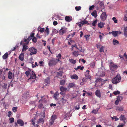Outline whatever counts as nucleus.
Segmentation results:
<instances>
[{"instance_id": "1", "label": "nucleus", "mask_w": 127, "mask_h": 127, "mask_svg": "<svg viewBox=\"0 0 127 127\" xmlns=\"http://www.w3.org/2000/svg\"><path fill=\"white\" fill-rule=\"evenodd\" d=\"M121 77L120 75L117 74L116 76L112 80V83L114 84H117L120 82Z\"/></svg>"}, {"instance_id": "2", "label": "nucleus", "mask_w": 127, "mask_h": 127, "mask_svg": "<svg viewBox=\"0 0 127 127\" xmlns=\"http://www.w3.org/2000/svg\"><path fill=\"white\" fill-rule=\"evenodd\" d=\"M67 29L64 27H62L59 31V34L63 35L67 32Z\"/></svg>"}, {"instance_id": "3", "label": "nucleus", "mask_w": 127, "mask_h": 127, "mask_svg": "<svg viewBox=\"0 0 127 127\" xmlns=\"http://www.w3.org/2000/svg\"><path fill=\"white\" fill-rule=\"evenodd\" d=\"M57 60L53 58L52 59L50 60L49 63V64L50 66H52L56 65L57 64Z\"/></svg>"}, {"instance_id": "4", "label": "nucleus", "mask_w": 127, "mask_h": 127, "mask_svg": "<svg viewBox=\"0 0 127 127\" xmlns=\"http://www.w3.org/2000/svg\"><path fill=\"white\" fill-rule=\"evenodd\" d=\"M37 50L33 47H31L29 49V51L31 52L30 55L35 54L37 53Z\"/></svg>"}, {"instance_id": "5", "label": "nucleus", "mask_w": 127, "mask_h": 127, "mask_svg": "<svg viewBox=\"0 0 127 127\" xmlns=\"http://www.w3.org/2000/svg\"><path fill=\"white\" fill-rule=\"evenodd\" d=\"M97 75L99 77H103L105 76V72L103 71L102 69H100L98 70Z\"/></svg>"}, {"instance_id": "6", "label": "nucleus", "mask_w": 127, "mask_h": 127, "mask_svg": "<svg viewBox=\"0 0 127 127\" xmlns=\"http://www.w3.org/2000/svg\"><path fill=\"white\" fill-rule=\"evenodd\" d=\"M109 66L110 70L113 71H114L118 67V66L116 65L115 64L112 63H110Z\"/></svg>"}, {"instance_id": "7", "label": "nucleus", "mask_w": 127, "mask_h": 127, "mask_svg": "<svg viewBox=\"0 0 127 127\" xmlns=\"http://www.w3.org/2000/svg\"><path fill=\"white\" fill-rule=\"evenodd\" d=\"M30 77L29 78L28 80H29L30 79H35L36 78V75L34 72L33 71H31V73L30 74Z\"/></svg>"}, {"instance_id": "8", "label": "nucleus", "mask_w": 127, "mask_h": 127, "mask_svg": "<svg viewBox=\"0 0 127 127\" xmlns=\"http://www.w3.org/2000/svg\"><path fill=\"white\" fill-rule=\"evenodd\" d=\"M107 15L106 13L105 12H103L100 16V18L101 19L103 20H105L106 19Z\"/></svg>"}, {"instance_id": "9", "label": "nucleus", "mask_w": 127, "mask_h": 127, "mask_svg": "<svg viewBox=\"0 0 127 127\" xmlns=\"http://www.w3.org/2000/svg\"><path fill=\"white\" fill-rule=\"evenodd\" d=\"M17 122L18 124L20 126H23L24 125V123L23 121L21 119H19L17 121Z\"/></svg>"}, {"instance_id": "10", "label": "nucleus", "mask_w": 127, "mask_h": 127, "mask_svg": "<svg viewBox=\"0 0 127 127\" xmlns=\"http://www.w3.org/2000/svg\"><path fill=\"white\" fill-rule=\"evenodd\" d=\"M90 71L89 70H87L85 73V76L86 77L90 79H91V76L89 74Z\"/></svg>"}, {"instance_id": "11", "label": "nucleus", "mask_w": 127, "mask_h": 127, "mask_svg": "<svg viewBox=\"0 0 127 127\" xmlns=\"http://www.w3.org/2000/svg\"><path fill=\"white\" fill-rule=\"evenodd\" d=\"M65 19L66 21L69 22L71 21L72 18L71 16H66L65 17Z\"/></svg>"}, {"instance_id": "12", "label": "nucleus", "mask_w": 127, "mask_h": 127, "mask_svg": "<svg viewBox=\"0 0 127 127\" xmlns=\"http://www.w3.org/2000/svg\"><path fill=\"white\" fill-rule=\"evenodd\" d=\"M95 95L98 97L100 98L101 97V93L99 90H97L95 93Z\"/></svg>"}, {"instance_id": "13", "label": "nucleus", "mask_w": 127, "mask_h": 127, "mask_svg": "<svg viewBox=\"0 0 127 127\" xmlns=\"http://www.w3.org/2000/svg\"><path fill=\"white\" fill-rule=\"evenodd\" d=\"M26 43H25L23 45V47L22 52L25 51L28 48V46L25 44Z\"/></svg>"}, {"instance_id": "14", "label": "nucleus", "mask_w": 127, "mask_h": 127, "mask_svg": "<svg viewBox=\"0 0 127 127\" xmlns=\"http://www.w3.org/2000/svg\"><path fill=\"white\" fill-rule=\"evenodd\" d=\"M50 78L49 77H47L46 78L45 80V83L47 84H45L46 86L48 84H50Z\"/></svg>"}, {"instance_id": "15", "label": "nucleus", "mask_w": 127, "mask_h": 127, "mask_svg": "<svg viewBox=\"0 0 127 127\" xmlns=\"http://www.w3.org/2000/svg\"><path fill=\"white\" fill-rule=\"evenodd\" d=\"M116 110L117 111H122L123 110V107L122 106H117Z\"/></svg>"}, {"instance_id": "16", "label": "nucleus", "mask_w": 127, "mask_h": 127, "mask_svg": "<svg viewBox=\"0 0 127 127\" xmlns=\"http://www.w3.org/2000/svg\"><path fill=\"white\" fill-rule=\"evenodd\" d=\"M105 24V23L100 22L99 23H98V26L99 28H101L104 27V25Z\"/></svg>"}, {"instance_id": "17", "label": "nucleus", "mask_w": 127, "mask_h": 127, "mask_svg": "<svg viewBox=\"0 0 127 127\" xmlns=\"http://www.w3.org/2000/svg\"><path fill=\"white\" fill-rule=\"evenodd\" d=\"M70 77L72 79H74L75 80L77 79H78V76L76 74H74L73 75H71Z\"/></svg>"}, {"instance_id": "18", "label": "nucleus", "mask_w": 127, "mask_h": 127, "mask_svg": "<svg viewBox=\"0 0 127 127\" xmlns=\"http://www.w3.org/2000/svg\"><path fill=\"white\" fill-rule=\"evenodd\" d=\"M124 35L126 37H127V27H124Z\"/></svg>"}, {"instance_id": "19", "label": "nucleus", "mask_w": 127, "mask_h": 127, "mask_svg": "<svg viewBox=\"0 0 127 127\" xmlns=\"http://www.w3.org/2000/svg\"><path fill=\"white\" fill-rule=\"evenodd\" d=\"M24 53H21L19 56V59L21 61H23L24 60Z\"/></svg>"}, {"instance_id": "20", "label": "nucleus", "mask_w": 127, "mask_h": 127, "mask_svg": "<svg viewBox=\"0 0 127 127\" xmlns=\"http://www.w3.org/2000/svg\"><path fill=\"white\" fill-rule=\"evenodd\" d=\"M31 69H29L28 70L26 71L25 72V74L27 77L29 76V75L31 73Z\"/></svg>"}, {"instance_id": "21", "label": "nucleus", "mask_w": 127, "mask_h": 127, "mask_svg": "<svg viewBox=\"0 0 127 127\" xmlns=\"http://www.w3.org/2000/svg\"><path fill=\"white\" fill-rule=\"evenodd\" d=\"M8 52H6L5 54L3 56L2 58L3 59L5 60L8 57Z\"/></svg>"}, {"instance_id": "22", "label": "nucleus", "mask_w": 127, "mask_h": 127, "mask_svg": "<svg viewBox=\"0 0 127 127\" xmlns=\"http://www.w3.org/2000/svg\"><path fill=\"white\" fill-rule=\"evenodd\" d=\"M91 15L95 18L97 16L96 11L95 10L92 13Z\"/></svg>"}, {"instance_id": "23", "label": "nucleus", "mask_w": 127, "mask_h": 127, "mask_svg": "<svg viewBox=\"0 0 127 127\" xmlns=\"http://www.w3.org/2000/svg\"><path fill=\"white\" fill-rule=\"evenodd\" d=\"M111 33L113 35L114 37H116L117 36L118 32L117 31H112L111 32Z\"/></svg>"}, {"instance_id": "24", "label": "nucleus", "mask_w": 127, "mask_h": 127, "mask_svg": "<svg viewBox=\"0 0 127 127\" xmlns=\"http://www.w3.org/2000/svg\"><path fill=\"white\" fill-rule=\"evenodd\" d=\"M84 68V67L83 66H82V67H81V66L80 65H79L77 67H75L74 68V69L75 70H77L79 69H80L81 70H83Z\"/></svg>"}, {"instance_id": "25", "label": "nucleus", "mask_w": 127, "mask_h": 127, "mask_svg": "<svg viewBox=\"0 0 127 127\" xmlns=\"http://www.w3.org/2000/svg\"><path fill=\"white\" fill-rule=\"evenodd\" d=\"M60 90L62 92H64L66 91L67 89L64 87L63 86H61L60 87Z\"/></svg>"}, {"instance_id": "26", "label": "nucleus", "mask_w": 127, "mask_h": 127, "mask_svg": "<svg viewBox=\"0 0 127 127\" xmlns=\"http://www.w3.org/2000/svg\"><path fill=\"white\" fill-rule=\"evenodd\" d=\"M63 73V70H61L59 72L57 73V75L59 77H61L62 75V74Z\"/></svg>"}, {"instance_id": "27", "label": "nucleus", "mask_w": 127, "mask_h": 127, "mask_svg": "<svg viewBox=\"0 0 127 127\" xmlns=\"http://www.w3.org/2000/svg\"><path fill=\"white\" fill-rule=\"evenodd\" d=\"M120 119L121 120L125 121L126 120V118L125 117V116L122 115L120 117Z\"/></svg>"}, {"instance_id": "28", "label": "nucleus", "mask_w": 127, "mask_h": 127, "mask_svg": "<svg viewBox=\"0 0 127 127\" xmlns=\"http://www.w3.org/2000/svg\"><path fill=\"white\" fill-rule=\"evenodd\" d=\"M103 80L100 78H97L95 80V82L96 83L98 82L99 81L103 82Z\"/></svg>"}, {"instance_id": "29", "label": "nucleus", "mask_w": 127, "mask_h": 127, "mask_svg": "<svg viewBox=\"0 0 127 127\" xmlns=\"http://www.w3.org/2000/svg\"><path fill=\"white\" fill-rule=\"evenodd\" d=\"M95 63L93 62L90 64V66L92 68H94L95 66Z\"/></svg>"}, {"instance_id": "30", "label": "nucleus", "mask_w": 127, "mask_h": 127, "mask_svg": "<svg viewBox=\"0 0 127 127\" xmlns=\"http://www.w3.org/2000/svg\"><path fill=\"white\" fill-rule=\"evenodd\" d=\"M44 122V120L43 118H40L37 122L38 124L42 123L43 124Z\"/></svg>"}, {"instance_id": "31", "label": "nucleus", "mask_w": 127, "mask_h": 127, "mask_svg": "<svg viewBox=\"0 0 127 127\" xmlns=\"http://www.w3.org/2000/svg\"><path fill=\"white\" fill-rule=\"evenodd\" d=\"M74 86H75V84L73 83H69L68 86V87L69 88H71L73 87Z\"/></svg>"}, {"instance_id": "32", "label": "nucleus", "mask_w": 127, "mask_h": 127, "mask_svg": "<svg viewBox=\"0 0 127 127\" xmlns=\"http://www.w3.org/2000/svg\"><path fill=\"white\" fill-rule=\"evenodd\" d=\"M69 61L72 64H75L76 62V61L75 60L73 59H69Z\"/></svg>"}, {"instance_id": "33", "label": "nucleus", "mask_w": 127, "mask_h": 127, "mask_svg": "<svg viewBox=\"0 0 127 127\" xmlns=\"http://www.w3.org/2000/svg\"><path fill=\"white\" fill-rule=\"evenodd\" d=\"M8 77L9 79H11L12 78V73L11 71L9 72Z\"/></svg>"}, {"instance_id": "34", "label": "nucleus", "mask_w": 127, "mask_h": 127, "mask_svg": "<svg viewBox=\"0 0 127 127\" xmlns=\"http://www.w3.org/2000/svg\"><path fill=\"white\" fill-rule=\"evenodd\" d=\"M66 101V100L64 98V97H63V98H62L61 100V101L62 102V103L63 104H64V103H65Z\"/></svg>"}, {"instance_id": "35", "label": "nucleus", "mask_w": 127, "mask_h": 127, "mask_svg": "<svg viewBox=\"0 0 127 127\" xmlns=\"http://www.w3.org/2000/svg\"><path fill=\"white\" fill-rule=\"evenodd\" d=\"M73 54L74 56H77L79 55L78 51H74L73 53Z\"/></svg>"}, {"instance_id": "36", "label": "nucleus", "mask_w": 127, "mask_h": 127, "mask_svg": "<svg viewBox=\"0 0 127 127\" xmlns=\"http://www.w3.org/2000/svg\"><path fill=\"white\" fill-rule=\"evenodd\" d=\"M113 44L114 45H116V44H118L119 43V41L116 39H113Z\"/></svg>"}, {"instance_id": "37", "label": "nucleus", "mask_w": 127, "mask_h": 127, "mask_svg": "<svg viewBox=\"0 0 127 127\" xmlns=\"http://www.w3.org/2000/svg\"><path fill=\"white\" fill-rule=\"evenodd\" d=\"M17 107H13L12 109V110L13 112L15 113L17 111Z\"/></svg>"}, {"instance_id": "38", "label": "nucleus", "mask_w": 127, "mask_h": 127, "mask_svg": "<svg viewBox=\"0 0 127 127\" xmlns=\"http://www.w3.org/2000/svg\"><path fill=\"white\" fill-rule=\"evenodd\" d=\"M123 99V97L121 96H118L117 98V99L119 102L120 101Z\"/></svg>"}, {"instance_id": "39", "label": "nucleus", "mask_w": 127, "mask_h": 127, "mask_svg": "<svg viewBox=\"0 0 127 127\" xmlns=\"http://www.w3.org/2000/svg\"><path fill=\"white\" fill-rule=\"evenodd\" d=\"M32 39V38L30 36H29L27 38L28 41L26 43L27 45L28 44L30 40H31Z\"/></svg>"}, {"instance_id": "40", "label": "nucleus", "mask_w": 127, "mask_h": 127, "mask_svg": "<svg viewBox=\"0 0 127 127\" xmlns=\"http://www.w3.org/2000/svg\"><path fill=\"white\" fill-rule=\"evenodd\" d=\"M98 109H95L93 110L92 111V113L94 114H96L97 113Z\"/></svg>"}, {"instance_id": "41", "label": "nucleus", "mask_w": 127, "mask_h": 127, "mask_svg": "<svg viewBox=\"0 0 127 127\" xmlns=\"http://www.w3.org/2000/svg\"><path fill=\"white\" fill-rule=\"evenodd\" d=\"M81 23L82 25H83L84 24H87L88 23L87 21L85 20H84L83 21H81Z\"/></svg>"}, {"instance_id": "42", "label": "nucleus", "mask_w": 127, "mask_h": 127, "mask_svg": "<svg viewBox=\"0 0 127 127\" xmlns=\"http://www.w3.org/2000/svg\"><path fill=\"white\" fill-rule=\"evenodd\" d=\"M10 121L9 123H13L14 122V119L12 117L10 118L9 119Z\"/></svg>"}, {"instance_id": "43", "label": "nucleus", "mask_w": 127, "mask_h": 127, "mask_svg": "<svg viewBox=\"0 0 127 127\" xmlns=\"http://www.w3.org/2000/svg\"><path fill=\"white\" fill-rule=\"evenodd\" d=\"M97 19H96L95 21H93V22L92 23V25L94 26H95L96 25V23L97 22Z\"/></svg>"}, {"instance_id": "44", "label": "nucleus", "mask_w": 127, "mask_h": 127, "mask_svg": "<svg viewBox=\"0 0 127 127\" xmlns=\"http://www.w3.org/2000/svg\"><path fill=\"white\" fill-rule=\"evenodd\" d=\"M49 29L47 27H46L45 31V32H46L47 33V35H48L49 34Z\"/></svg>"}, {"instance_id": "45", "label": "nucleus", "mask_w": 127, "mask_h": 127, "mask_svg": "<svg viewBox=\"0 0 127 127\" xmlns=\"http://www.w3.org/2000/svg\"><path fill=\"white\" fill-rule=\"evenodd\" d=\"M65 81L64 80H63L60 81V84L62 85H64L65 83Z\"/></svg>"}, {"instance_id": "46", "label": "nucleus", "mask_w": 127, "mask_h": 127, "mask_svg": "<svg viewBox=\"0 0 127 127\" xmlns=\"http://www.w3.org/2000/svg\"><path fill=\"white\" fill-rule=\"evenodd\" d=\"M111 118L112 120L114 119L115 121H117L119 119V118L116 116H113L111 117Z\"/></svg>"}, {"instance_id": "47", "label": "nucleus", "mask_w": 127, "mask_h": 127, "mask_svg": "<svg viewBox=\"0 0 127 127\" xmlns=\"http://www.w3.org/2000/svg\"><path fill=\"white\" fill-rule=\"evenodd\" d=\"M77 49L79 50L80 52H82L83 53L84 52V49H82V47H80L79 48H77Z\"/></svg>"}, {"instance_id": "48", "label": "nucleus", "mask_w": 127, "mask_h": 127, "mask_svg": "<svg viewBox=\"0 0 127 127\" xmlns=\"http://www.w3.org/2000/svg\"><path fill=\"white\" fill-rule=\"evenodd\" d=\"M75 9L77 11H78L81 9V7L80 6H77L75 7Z\"/></svg>"}, {"instance_id": "49", "label": "nucleus", "mask_w": 127, "mask_h": 127, "mask_svg": "<svg viewBox=\"0 0 127 127\" xmlns=\"http://www.w3.org/2000/svg\"><path fill=\"white\" fill-rule=\"evenodd\" d=\"M56 119V116L55 115L52 116L51 118V121H54Z\"/></svg>"}, {"instance_id": "50", "label": "nucleus", "mask_w": 127, "mask_h": 127, "mask_svg": "<svg viewBox=\"0 0 127 127\" xmlns=\"http://www.w3.org/2000/svg\"><path fill=\"white\" fill-rule=\"evenodd\" d=\"M32 41L35 43H36L37 41V38L35 37H33L32 39Z\"/></svg>"}, {"instance_id": "51", "label": "nucleus", "mask_w": 127, "mask_h": 127, "mask_svg": "<svg viewBox=\"0 0 127 127\" xmlns=\"http://www.w3.org/2000/svg\"><path fill=\"white\" fill-rule=\"evenodd\" d=\"M59 94L57 93H55L53 95V97L55 99H56L57 98V96Z\"/></svg>"}, {"instance_id": "52", "label": "nucleus", "mask_w": 127, "mask_h": 127, "mask_svg": "<svg viewBox=\"0 0 127 127\" xmlns=\"http://www.w3.org/2000/svg\"><path fill=\"white\" fill-rule=\"evenodd\" d=\"M38 31L40 32H44L45 31V29L44 28H40V30L38 29Z\"/></svg>"}, {"instance_id": "53", "label": "nucleus", "mask_w": 127, "mask_h": 127, "mask_svg": "<svg viewBox=\"0 0 127 127\" xmlns=\"http://www.w3.org/2000/svg\"><path fill=\"white\" fill-rule=\"evenodd\" d=\"M113 94L115 95L119 94H120V92L118 91H114L113 92Z\"/></svg>"}, {"instance_id": "54", "label": "nucleus", "mask_w": 127, "mask_h": 127, "mask_svg": "<svg viewBox=\"0 0 127 127\" xmlns=\"http://www.w3.org/2000/svg\"><path fill=\"white\" fill-rule=\"evenodd\" d=\"M103 47L102 46H101V47L99 48V51L100 52H104V50L103 49Z\"/></svg>"}, {"instance_id": "55", "label": "nucleus", "mask_w": 127, "mask_h": 127, "mask_svg": "<svg viewBox=\"0 0 127 127\" xmlns=\"http://www.w3.org/2000/svg\"><path fill=\"white\" fill-rule=\"evenodd\" d=\"M38 107L40 109H41L42 108H43V104L42 103L39 104L38 105Z\"/></svg>"}, {"instance_id": "56", "label": "nucleus", "mask_w": 127, "mask_h": 127, "mask_svg": "<svg viewBox=\"0 0 127 127\" xmlns=\"http://www.w3.org/2000/svg\"><path fill=\"white\" fill-rule=\"evenodd\" d=\"M90 36V35H86L85 36V37L86 38V39L87 41L89 39Z\"/></svg>"}, {"instance_id": "57", "label": "nucleus", "mask_w": 127, "mask_h": 127, "mask_svg": "<svg viewBox=\"0 0 127 127\" xmlns=\"http://www.w3.org/2000/svg\"><path fill=\"white\" fill-rule=\"evenodd\" d=\"M7 84L5 83H4L2 86L3 88L4 89H6L7 87Z\"/></svg>"}, {"instance_id": "58", "label": "nucleus", "mask_w": 127, "mask_h": 127, "mask_svg": "<svg viewBox=\"0 0 127 127\" xmlns=\"http://www.w3.org/2000/svg\"><path fill=\"white\" fill-rule=\"evenodd\" d=\"M95 6L94 5L91 6L89 8V9L90 10H93Z\"/></svg>"}, {"instance_id": "59", "label": "nucleus", "mask_w": 127, "mask_h": 127, "mask_svg": "<svg viewBox=\"0 0 127 127\" xmlns=\"http://www.w3.org/2000/svg\"><path fill=\"white\" fill-rule=\"evenodd\" d=\"M34 34H35L34 33V32L31 33L30 36H31L32 38L33 37H33H34Z\"/></svg>"}, {"instance_id": "60", "label": "nucleus", "mask_w": 127, "mask_h": 127, "mask_svg": "<svg viewBox=\"0 0 127 127\" xmlns=\"http://www.w3.org/2000/svg\"><path fill=\"white\" fill-rule=\"evenodd\" d=\"M18 47V46L17 45H16L15 47H14L13 48L11 49V50L12 51H14Z\"/></svg>"}, {"instance_id": "61", "label": "nucleus", "mask_w": 127, "mask_h": 127, "mask_svg": "<svg viewBox=\"0 0 127 127\" xmlns=\"http://www.w3.org/2000/svg\"><path fill=\"white\" fill-rule=\"evenodd\" d=\"M57 57L58 59H61V54L60 53H59L58 54V55L57 56Z\"/></svg>"}, {"instance_id": "62", "label": "nucleus", "mask_w": 127, "mask_h": 127, "mask_svg": "<svg viewBox=\"0 0 127 127\" xmlns=\"http://www.w3.org/2000/svg\"><path fill=\"white\" fill-rule=\"evenodd\" d=\"M12 114V113L11 111H9L8 112V116L9 117H10L11 116V115Z\"/></svg>"}, {"instance_id": "63", "label": "nucleus", "mask_w": 127, "mask_h": 127, "mask_svg": "<svg viewBox=\"0 0 127 127\" xmlns=\"http://www.w3.org/2000/svg\"><path fill=\"white\" fill-rule=\"evenodd\" d=\"M124 20L125 21H127V14H126L124 17Z\"/></svg>"}, {"instance_id": "64", "label": "nucleus", "mask_w": 127, "mask_h": 127, "mask_svg": "<svg viewBox=\"0 0 127 127\" xmlns=\"http://www.w3.org/2000/svg\"><path fill=\"white\" fill-rule=\"evenodd\" d=\"M124 124H122L121 125H119L117 127H124Z\"/></svg>"}]
</instances>
